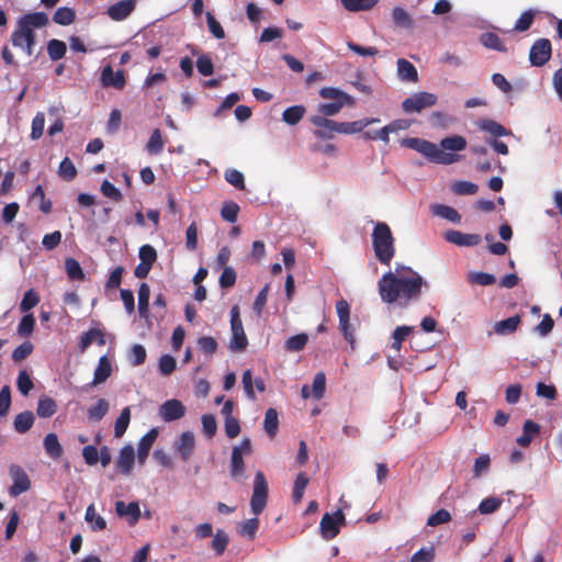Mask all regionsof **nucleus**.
Here are the masks:
<instances>
[{"label": "nucleus", "mask_w": 562, "mask_h": 562, "mask_svg": "<svg viewBox=\"0 0 562 562\" xmlns=\"http://www.w3.org/2000/svg\"><path fill=\"white\" fill-rule=\"evenodd\" d=\"M76 20V12L74 9L68 7H60L58 8L54 14H53V21L56 24L67 26L75 22Z\"/></svg>", "instance_id": "nucleus-36"}, {"label": "nucleus", "mask_w": 562, "mask_h": 562, "mask_svg": "<svg viewBox=\"0 0 562 562\" xmlns=\"http://www.w3.org/2000/svg\"><path fill=\"white\" fill-rule=\"evenodd\" d=\"M138 257L140 262L153 267L157 260V251L151 245L146 244L139 248Z\"/></svg>", "instance_id": "nucleus-61"}, {"label": "nucleus", "mask_w": 562, "mask_h": 562, "mask_svg": "<svg viewBox=\"0 0 562 562\" xmlns=\"http://www.w3.org/2000/svg\"><path fill=\"white\" fill-rule=\"evenodd\" d=\"M248 339L244 328L232 330V339L229 341V349L234 352H240L246 349Z\"/></svg>", "instance_id": "nucleus-41"}, {"label": "nucleus", "mask_w": 562, "mask_h": 562, "mask_svg": "<svg viewBox=\"0 0 562 562\" xmlns=\"http://www.w3.org/2000/svg\"><path fill=\"white\" fill-rule=\"evenodd\" d=\"M92 342L99 346L105 345L104 334L98 328H91L80 337L79 348L83 352Z\"/></svg>", "instance_id": "nucleus-24"}, {"label": "nucleus", "mask_w": 562, "mask_h": 562, "mask_svg": "<svg viewBox=\"0 0 562 562\" xmlns=\"http://www.w3.org/2000/svg\"><path fill=\"white\" fill-rule=\"evenodd\" d=\"M49 23L48 15L45 12H30L22 15L16 27L11 34V42L14 47L25 50L31 56L36 44L35 29H42Z\"/></svg>", "instance_id": "nucleus-2"}, {"label": "nucleus", "mask_w": 562, "mask_h": 562, "mask_svg": "<svg viewBox=\"0 0 562 562\" xmlns=\"http://www.w3.org/2000/svg\"><path fill=\"white\" fill-rule=\"evenodd\" d=\"M101 82L103 87H113L122 90L126 85L124 70L119 69L114 71L111 65L105 66L101 72Z\"/></svg>", "instance_id": "nucleus-15"}, {"label": "nucleus", "mask_w": 562, "mask_h": 562, "mask_svg": "<svg viewBox=\"0 0 562 562\" xmlns=\"http://www.w3.org/2000/svg\"><path fill=\"white\" fill-rule=\"evenodd\" d=\"M157 437L158 430L156 428H153L140 438L137 448V458L139 463L145 462Z\"/></svg>", "instance_id": "nucleus-19"}, {"label": "nucleus", "mask_w": 562, "mask_h": 562, "mask_svg": "<svg viewBox=\"0 0 562 562\" xmlns=\"http://www.w3.org/2000/svg\"><path fill=\"white\" fill-rule=\"evenodd\" d=\"M57 412V404L55 400L49 396L42 395L38 398L36 414L42 418H49Z\"/></svg>", "instance_id": "nucleus-31"}, {"label": "nucleus", "mask_w": 562, "mask_h": 562, "mask_svg": "<svg viewBox=\"0 0 562 562\" xmlns=\"http://www.w3.org/2000/svg\"><path fill=\"white\" fill-rule=\"evenodd\" d=\"M177 367L176 359L170 355H164L159 359L158 369L161 375H170Z\"/></svg>", "instance_id": "nucleus-63"}, {"label": "nucleus", "mask_w": 562, "mask_h": 562, "mask_svg": "<svg viewBox=\"0 0 562 562\" xmlns=\"http://www.w3.org/2000/svg\"><path fill=\"white\" fill-rule=\"evenodd\" d=\"M130 419L131 411L128 407H125L122 409L120 416L117 417L114 424V436L116 438H121L125 434L130 424Z\"/></svg>", "instance_id": "nucleus-49"}, {"label": "nucleus", "mask_w": 562, "mask_h": 562, "mask_svg": "<svg viewBox=\"0 0 562 562\" xmlns=\"http://www.w3.org/2000/svg\"><path fill=\"white\" fill-rule=\"evenodd\" d=\"M238 212L239 206L236 202L226 201L223 203L221 216L229 223H235L237 221Z\"/></svg>", "instance_id": "nucleus-56"}, {"label": "nucleus", "mask_w": 562, "mask_h": 562, "mask_svg": "<svg viewBox=\"0 0 562 562\" xmlns=\"http://www.w3.org/2000/svg\"><path fill=\"white\" fill-rule=\"evenodd\" d=\"M326 387V376L323 372L315 374L312 384V395L315 400H321L324 396Z\"/></svg>", "instance_id": "nucleus-59"}, {"label": "nucleus", "mask_w": 562, "mask_h": 562, "mask_svg": "<svg viewBox=\"0 0 562 562\" xmlns=\"http://www.w3.org/2000/svg\"><path fill=\"white\" fill-rule=\"evenodd\" d=\"M38 302H40L38 294L33 289H30L23 295V299L20 303V311L22 313H26L30 310H32L33 307H35L38 304Z\"/></svg>", "instance_id": "nucleus-57"}, {"label": "nucleus", "mask_w": 562, "mask_h": 562, "mask_svg": "<svg viewBox=\"0 0 562 562\" xmlns=\"http://www.w3.org/2000/svg\"><path fill=\"white\" fill-rule=\"evenodd\" d=\"M376 3L378 0H341L344 9L349 12L369 11Z\"/></svg>", "instance_id": "nucleus-37"}, {"label": "nucleus", "mask_w": 562, "mask_h": 562, "mask_svg": "<svg viewBox=\"0 0 562 562\" xmlns=\"http://www.w3.org/2000/svg\"><path fill=\"white\" fill-rule=\"evenodd\" d=\"M435 559V550L430 548H422L415 552L409 562H432Z\"/></svg>", "instance_id": "nucleus-64"}, {"label": "nucleus", "mask_w": 562, "mask_h": 562, "mask_svg": "<svg viewBox=\"0 0 562 562\" xmlns=\"http://www.w3.org/2000/svg\"><path fill=\"white\" fill-rule=\"evenodd\" d=\"M228 541L229 539L227 533L224 530L218 529L213 536L211 548L214 550L216 555H222L227 548Z\"/></svg>", "instance_id": "nucleus-47"}, {"label": "nucleus", "mask_w": 562, "mask_h": 562, "mask_svg": "<svg viewBox=\"0 0 562 562\" xmlns=\"http://www.w3.org/2000/svg\"><path fill=\"white\" fill-rule=\"evenodd\" d=\"M65 268L70 280L81 281L85 279L83 270L76 259L67 258L65 261Z\"/></svg>", "instance_id": "nucleus-50"}, {"label": "nucleus", "mask_w": 562, "mask_h": 562, "mask_svg": "<svg viewBox=\"0 0 562 562\" xmlns=\"http://www.w3.org/2000/svg\"><path fill=\"white\" fill-rule=\"evenodd\" d=\"M345 525V515L341 509H337L333 515L325 513L319 522L321 535L326 540L334 539Z\"/></svg>", "instance_id": "nucleus-7"}, {"label": "nucleus", "mask_w": 562, "mask_h": 562, "mask_svg": "<svg viewBox=\"0 0 562 562\" xmlns=\"http://www.w3.org/2000/svg\"><path fill=\"white\" fill-rule=\"evenodd\" d=\"M319 95L324 99H331L333 101H345L347 105H353L355 100L348 93L334 88V87H324L319 90Z\"/></svg>", "instance_id": "nucleus-32"}, {"label": "nucleus", "mask_w": 562, "mask_h": 562, "mask_svg": "<svg viewBox=\"0 0 562 562\" xmlns=\"http://www.w3.org/2000/svg\"><path fill=\"white\" fill-rule=\"evenodd\" d=\"M136 0H120L106 9V14L113 21H123L135 10Z\"/></svg>", "instance_id": "nucleus-14"}, {"label": "nucleus", "mask_w": 562, "mask_h": 562, "mask_svg": "<svg viewBox=\"0 0 562 562\" xmlns=\"http://www.w3.org/2000/svg\"><path fill=\"white\" fill-rule=\"evenodd\" d=\"M445 239L457 246H476L481 243L479 234H465L459 231L449 229L445 233Z\"/></svg>", "instance_id": "nucleus-16"}, {"label": "nucleus", "mask_w": 562, "mask_h": 562, "mask_svg": "<svg viewBox=\"0 0 562 562\" xmlns=\"http://www.w3.org/2000/svg\"><path fill=\"white\" fill-rule=\"evenodd\" d=\"M112 373L111 362L106 356H102L99 359L98 366L94 370L93 380L91 385H98L105 382Z\"/></svg>", "instance_id": "nucleus-23"}, {"label": "nucleus", "mask_w": 562, "mask_h": 562, "mask_svg": "<svg viewBox=\"0 0 562 562\" xmlns=\"http://www.w3.org/2000/svg\"><path fill=\"white\" fill-rule=\"evenodd\" d=\"M186 414V407L179 400H168L161 404L159 415L165 422H173L182 418Z\"/></svg>", "instance_id": "nucleus-13"}, {"label": "nucleus", "mask_w": 562, "mask_h": 562, "mask_svg": "<svg viewBox=\"0 0 562 562\" xmlns=\"http://www.w3.org/2000/svg\"><path fill=\"white\" fill-rule=\"evenodd\" d=\"M310 121L314 126L318 127L314 132L317 138L329 139L334 137L335 133L339 132V122L319 115L312 116Z\"/></svg>", "instance_id": "nucleus-12"}, {"label": "nucleus", "mask_w": 562, "mask_h": 562, "mask_svg": "<svg viewBox=\"0 0 562 562\" xmlns=\"http://www.w3.org/2000/svg\"><path fill=\"white\" fill-rule=\"evenodd\" d=\"M397 75L402 81L416 82L418 80L416 67L405 58L397 59Z\"/></svg>", "instance_id": "nucleus-21"}, {"label": "nucleus", "mask_w": 562, "mask_h": 562, "mask_svg": "<svg viewBox=\"0 0 562 562\" xmlns=\"http://www.w3.org/2000/svg\"><path fill=\"white\" fill-rule=\"evenodd\" d=\"M503 504V499L502 498H498V497H487V498H484L480 505H479V512L481 514H493L494 512H496L501 505Z\"/></svg>", "instance_id": "nucleus-60"}, {"label": "nucleus", "mask_w": 562, "mask_h": 562, "mask_svg": "<svg viewBox=\"0 0 562 562\" xmlns=\"http://www.w3.org/2000/svg\"><path fill=\"white\" fill-rule=\"evenodd\" d=\"M108 411L109 403L104 398H100L88 409V418L93 422H99L106 415Z\"/></svg>", "instance_id": "nucleus-46"}, {"label": "nucleus", "mask_w": 562, "mask_h": 562, "mask_svg": "<svg viewBox=\"0 0 562 562\" xmlns=\"http://www.w3.org/2000/svg\"><path fill=\"white\" fill-rule=\"evenodd\" d=\"M437 99L435 93L422 91L406 98L402 102V109L405 113H419L424 109L435 105Z\"/></svg>", "instance_id": "nucleus-8"}, {"label": "nucleus", "mask_w": 562, "mask_h": 562, "mask_svg": "<svg viewBox=\"0 0 562 562\" xmlns=\"http://www.w3.org/2000/svg\"><path fill=\"white\" fill-rule=\"evenodd\" d=\"M394 237L390 226L378 222L372 232V246L375 258L382 265L389 266L395 255Z\"/></svg>", "instance_id": "nucleus-3"}, {"label": "nucleus", "mask_w": 562, "mask_h": 562, "mask_svg": "<svg viewBox=\"0 0 562 562\" xmlns=\"http://www.w3.org/2000/svg\"><path fill=\"white\" fill-rule=\"evenodd\" d=\"M336 312L339 318V329L344 338L350 344L351 348H355L356 338L353 330L350 326V306L345 299H340L336 302Z\"/></svg>", "instance_id": "nucleus-9"}, {"label": "nucleus", "mask_w": 562, "mask_h": 562, "mask_svg": "<svg viewBox=\"0 0 562 562\" xmlns=\"http://www.w3.org/2000/svg\"><path fill=\"white\" fill-rule=\"evenodd\" d=\"M392 20L396 27L400 29H413L414 20L409 13L402 7H395L392 10Z\"/></svg>", "instance_id": "nucleus-27"}, {"label": "nucleus", "mask_w": 562, "mask_h": 562, "mask_svg": "<svg viewBox=\"0 0 562 562\" xmlns=\"http://www.w3.org/2000/svg\"><path fill=\"white\" fill-rule=\"evenodd\" d=\"M279 427L278 413L274 408H268L265 414L263 428L270 438H274Z\"/></svg>", "instance_id": "nucleus-40"}, {"label": "nucleus", "mask_w": 562, "mask_h": 562, "mask_svg": "<svg viewBox=\"0 0 562 562\" xmlns=\"http://www.w3.org/2000/svg\"><path fill=\"white\" fill-rule=\"evenodd\" d=\"M402 145L423 154L436 164L451 165L459 159L458 154L443 151L436 144L426 139L408 137L402 140Z\"/></svg>", "instance_id": "nucleus-4"}, {"label": "nucleus", "mask_w": 562, "mask_h": 562, "mask_svg": "<svg viewBox=\"0 0 562 562\" xmlns=\"http://www.w3.org/2000/svg\"><path fill=\"white\" fill-rule=\"evenodd\" d=\"M308 341V336L304 333L291 336L285 341V350L290 352L301 351L305 348Z\"/></svg>", "instance_id": "nucleus-51"}, {"label": "nucleus", "mask_w": 562, "mask_h": 562, "mask_svg": "<svg viewBox=\"0 0 562 562\" xmlns=\"http://www.w3.org/2000/svg\"><path fill=\"white\" fill-rule=\"evenodd\" d=\"M43 445H44V449H45L46 453L52 459H58L61 457L64 450H63L61 445L59 443V440H58V437L56 434H54V432L47 434L44 438Z\"/></svg>", "instance_id": "nucleus-29"}, {"label": "nucleus", "mask_w": 562, "mask_h": 562, "mask_svg": "<svg viewBox=\"0 0 562 562\" xmlns=\"http://www.w3.org/2000/svg\"><path fill=\"white\" fill-rule=\"evenodd\" d=\"M306 109L304 105H293L286 108L282 113V120L288 125H296L304 116Z\"/></svg>", "instance_id": "nucleus-35"}, {"label": "nucleus", "mask_w": 562, "mask_h": 562, "mask_svg": "<svg viewBox=\"0 0 562 562\" xmlns=\"http://www.w3.org/2000/svg\"><path fill=\"white\" fill-rule=\"evenodd\" d=\"M9 473L13 481V484L9 488V493L11 496H19L22 493H25L30 490L31 481L26 472L22 469V467L18 464L10 465Z\"/></svg>", "instance_id": "nucleus-11"}, {"label": "nucleus", "mask_w": 562, "mask_h": 562, "mask_svg": "<svg viewBox=\"0 0 562 562\" xmlns=\"http://www.w3.org/2000/svg\"><path fill=\"white\" fill-rule=\"evenodd\" d=\"M413 327L411 326H398L394 329L392 338L393 342L391 345V348L400 351L402 347V342L406 339V337L412 333Z\"/></svg>", "instance_id": "nucleus-53"}, {"label": "nucleus", "mask_w": 562, "mask_h": 562, "mask_svg": "<svg viewBox=\"0 0 562 562\" xmlns=\"http://www.w3.org/2000/svg\"><path fill=\"white\" fill-rule=\"evenodd\" d=\"M115 512L120 517H127L131 526L135 525L140 518V508L137 502L125 504L123 501H117Z\"/></svg>", "instance_id": "nucleus-18"}, {"label": "nucleus", "mask_w": 562, "mask_h": 562, "mask_svg": "<svg viewBox=\"0 0 562 562\" xmlns=\"http://www.w3.org/2000/svg\"><path fill=\"white\" fill-rule=\"evenodd\" d=\"M150 289L143 282L138 289V312L142 317H147L149 306Z\"/></svg>", "instance_id": "nucleus-42"}, {"label": "nucleus", "mask_w": 562, "mask_h": 562, "mask_svg": "<svg viewBox=\"0 0 562 562\" xmlns=\"http://www.w3.org/2000/svg\"><path fill=\"white\" fill-rule=\"evenodd\" d=\"M345 101H331L328 103H322L318 105L317 111L321 113L319 116H334L340 112V110L346 105Z\"/></svg>", "instance_id": "nucleus-54"}, {"label": "nucleus", "mask_w": 562, "mask_h": 562, "mask_svg": "<svg viewBox=\"0 0 562 562\" xmlns=\"http://www.w3.org/2000/svg\"><path fill=\"white\" fill-rule=\"evenodd\" d=\"M34 414L31 411H24L14 417L13 426L16 432L25 434L34 425Z\"/></svg>", "instance_id": "nucleus-26"}, {"label": "nucleus", "mask_w": 562, "mask_h": 562, "mask_svg": "<svg viewBox=\"0 0 562 562\" xmlns=\"http://www.w3.org/2000/svg\"><path fill=\"white\" fill-rule=\"evenodd\" d=\"M67 52V46L63 41L59 40H50L47 43V53L52 60L61 59Z\"/></svg>", "instance_id": "nucleus-44"}, {"label": "nucleus", "mask_w": 562, "mask_h": 562, "mask_svg": "<svg viewBox=\"0 0 562 562\" xmlns=\"http://www.w3.org/2000/svg\"><path fill=\"white\" fill-rule=\"evenodd\" d=\"M164 145L165 143L160 130H154L146 145L147 151L151 155H158L162 151Z\"/></svg>", "instance_id": "nucleus-48"}, {"label": "nucleus", "mask_w": 562, "mask_h": 562, "mask_svg": "<svg viewBox=\"0 0 562 562\" xmlns=\"http://www.w3.org/2000/svg\"><path fill=\"white\" fill-rule=\"evenodd\" d=\"M379 119H362L353 122H339V134H356L362 132L372 123L379 122Z\"/></svg>", "instance_id": "nucleus-22"}, {"label": "nucleus", "mask_w": 562, "mask_h": 562, "mask_svg": "<svg viewBox=\"0 0 562 562\" xmlns=\"http://www.w3.org/2000/svg\"><path fill=\"white\" fill-rule=\"evenodd\" d=\"M85 519L92 531H102L106 528L105 519L95 510L94 504H90L85 514Z\"/></svg>", "instance_id": "nucleus-25"}, {"label": "nucleus", "mask_w": 562, "mask_h": 562, "mask_svg": "<svg viewBox=\"0 0 562 562\" xmlns=\"http://www.w3.org/2000/svg\"><path fill=\"white\" fill-rule=\"evenodd\" d=\"M135 461V451L132 446H125L121 449L116 464L123 474H130Z\"/></svg>", "instance_id": "nucleus-20"}, {"label": "nucleus", "mask_w": 562, "mask_h": 562, "mask_svg": "<svg viewBox=\"0 0 562 562\" xmlns=\"http://www.w3.org/2000/svg\"><path fill=\"white\" fill-rule=\"evenodd\" d=\"M268 499V482L265 474L258 471L255 474L254 491L250 498V508L255 515H259L267 506Z\"/></svg>", "instance_id": "nucleus-5"}, {"label": "nucleus", "mask_w": 562, "mask_h": 562, "mask_svg": "<svg viewBox=\"0 0 562 562\" xmlns=\"http://www.w3.org/2000/svg\"><path fill=\"white\" fill-rule=\"evenodd\" d=\"M552 55L551 42L548 38L537 40L529 52L530 64L535 67H541L546 65Z\"/></svg>", "instance_id": "nucleus-10"}, {"label": "nucleus", "mask_w": 562, "mask_h": 562, "mask_svg": "<svg viewBox=\"0 0 562 562\" xmlns=\"http://www.w3.org/2000/svg\"><path fill=\"white\" fill-rule=\"evenodd\" d=\"M520 322H521L520 316L515 315V316H512L506 319L497 322L494 326V330L498 335L513 334L517 330Z\"/></svg>", "instance_id": "nucleus-33"}, {"label": "nucleus", "mask_w": 562, "mask_h": 562, "mask_svg": "<svg viewBox=\"0 0 562 562\" xmlns=\"http://www.w3.org/2000/svg\"><path fill=\"white\" fill-rule=\"evenodd\" d=\"M536 14H537V11L531 10V9L522 12L515 23L514 31H516V32L528 31L533 23Z\"/></svg>", "instance_id": "nucleus-45"}, {"label": "nucleus", "mask_w": 562, "mask_h": 562, "mask_svg": "<svg viewBox=\"0 0 562 562\" xmlns=\"http://www.w3.org/2000/svg\"><path fill=\"white\" fill-rule=\"evenodd\" d=\"M225 180L238 190H245L244 175L236 169H227L224 172Z\"/></svg>", "instance_id": "nucleus-58"}, {"label": "nucleus", "mask_w": 562, "mask_h": 562, "mask_svg": "<svg viewBox=\"0 0 562 562\" xmlns=\"http://www.w3.org/2000/svg\"><path fill=\"white\" fill-rule=\"evenodd\" d=\"M431 211L434 215L442 217L451 223L458 224L461 222V215L452 206L445 204H434L431 206Z\"/></svg>", "instance_id": "nucleus-28"}, {"label": "nucleus", "mask_w": 562, "mask_h": 562, "mask_svg": "<svg viewBox=\"0 0 562 562\" xmlns=\"http://www.w3.org/2000/svg\"><path fill=\"white\" fill-rule=\"evenodd\" d=\"M251 441L249 438H244L239 446H234L231 457V475L234 480H238L244 475L245 463L243 456L251 453Z\"/></svg>", "instance_id": "nucleus-6"}, {"label": "nucleus", "mask_w": 562, "mask_h": 562, "mask_svg": "<svg viewBox=\"0 0 562 562\" xmlns=\"http://www.w3.org/2000/svg\"><path fill=\"white\" fill-rule=\"evenodd\" d=\"M468 280L472 284L479 285H492L496 282V278L492 273L487 272H470L468 276Z\"/></svg>", "instance_id": "nucleus-55"}, {"label": "nucleus", "mask_w": 562, "mask_h": 562, "mask_svg": "<svg viewBox=\"0 0 562 562\" xmlns=\"http://www.w3.org/2000/svg\"><path fill=\"white\" fill-rule=\"evenodd\" d=\"M307 484H308V477L306 476V474L303 472L299 473L294 481V486H293V492H292V499L295 504L301 503Z\"/></svg>", "instance_id": "nucleus-43"}, {"label": "nucleus", "mask_w": 562, "mask_h": 562, "mask_svg": "<svg viewBox=\"0 0 562 562\" xmlns=\"http://www.w3.org/2000/svg\"><path fill=\"white\" fill-rule=\"evenodd\" d=\"M467 147V140L463 136L460 135H453L446 137L441 139L440 142V149L446 150H452V151H461L465 149Z\"/></svg>", "instance_id": "nucleus-39"}, {"label": "nucleus", "mask_w": 562, "mask_h": 562, "mask_svg": "<svg viewBox=\"0 0 562 562\" xmlns=\"http://www.w3.org/2000/svg\"><path fill=\"white\" fill-rule=\"evenodd\" d=\"M479 127L494 137L507 136L512 134V132L505 128L502 124L488 119L482 120L479 123Z\"/></svg>", "instance_id": "nucleus-34"}, {"label": "nucleus", "mask_w": 562, "mask_h": 562, "mask_svg": "<svg viewBox=\"0 0 562 562\" xmlns=\"http://www.w3.org/2000/svg\"><path fill=\"white\" fill-rule=\"evenodd\" d=\"M58 175L66 181H71L77 176V169L70 158L65 157L58 167Z\"/></svg>", "instance_id": "nucleus-52"}, {"label": "nucleus", "mask_w": 562, "mask_h": 562, "mask_svg": "<svg viewBox=\"0 0 562 562\" xmlns=\"http://www.w3.org/2000/svg\"><path fill=\"white\" fill-rule=\"evenodd\" d=\"M427 282L411 267L397 265L395 271L385 272L378 282L379 294L384 303L407 306L420 299Z\"/></svg>", "instance_id": "nucleus-1"}, {"label": "nucleus", "mask_w": 562, "mask_h": 562, "mask_svg": "<svg viewBox=\"0 0 562 562\" xmlns=\"http://www.w3.org/2000/svg\"><path fill=\"white\" fill-rule=\"evenodd\" d=\"M540 432V426L528 419L525 422L522 427V435L519 436L516 441L521 447H528L533 438L535 435Z\"/></svg>", "instance_id": "nucleus-30"}, {"label": "nucleus", "mask_w": 562, "mask_h": 562, "mask_svg": "<svg viewBox=\"0 0 562 562\" xmlns=\"http://www.w3.org/2000/svg\"><path fill=\"white\" fill-rule=\"evenodd\" d=\"M35 327V318L33 314H26L22 317L19 326H18V334L21 337H27L30 336Z\"/></svg>", "instance_id": "nucleus-62"}, {"label": "nucleus", "mask_w": 562, "mask_h": 562, "mask_svg": "<svg viewBox=\"0 0 562 562\" xmlns=\"http://www.w3.org/2000/svg\"><path fill=\"white\" fill-rule=\"evenodd\" d=\"M480 42L486 48H491L502 53L507 50L501 37L492 32L483 33L480 37Z\"/></svg>", "instance_id": "nucleus-38"}, {"label": "nucleus", "mask_w": 562, "mask_h": 562, "mask_svg": "<svg viewBox=\"0 0 562 562\" xmlns=\"http://www.w3.org/2000/svg\"><path fill=\"white\" fill-rule=\"evenodd\" d=\"M175 448L179 452L182 461L187 462L193 454L195 448V439L193 432H182L179 439L176 441Z\"/></svg>", "instance_id": "nucleus-17"}]
</instances>
